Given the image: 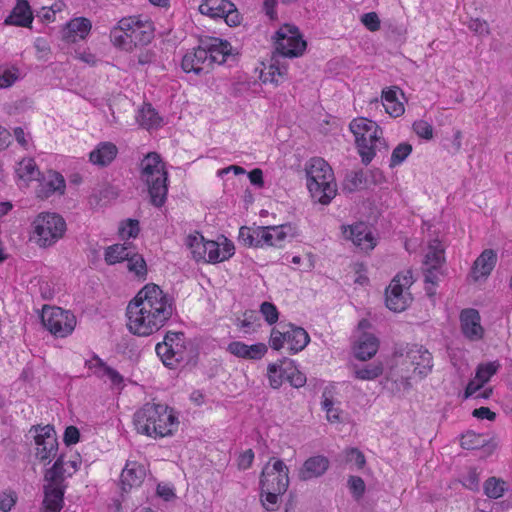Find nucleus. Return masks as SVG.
I'll return each instance as SVG.
<instances>
[{"instance_id": "1a4fd4ad", "label": "nucleus", "mask_w": 512, "mask_h": 512, "mask_svg": "<svg viewBox=\"0 0 512 512\" xmlns=\"http://www.w3.org/2000/svg\"><path fill=\"white\" fill-rule=\"evenodd\" d=\"M305 49L306 41L303 40L296 26L285 24L276 32L274 54L279 57H299L303 54Z\"/></svg>"}, {"instance_id": "0e129e2a", "label": "nucleus", "mask_w": 512, "mask_h": 512, "mask_svg": "<svg viewBox=\"0 0 512 512\" xmlns=\"http://www.w3.org/2000/svg\"><path fill=\"white\" fill-rule=\"evenodd\" d=\"M285 342H287L286 330L281 332L276 328H273L269 341L270 347L274 350H280L284 346Z\"/></svg>"}, {"instance_id": "bb28decb", "label": "nucleus", "mask_w": 512, "mask_h": 512, "mask_svg": "<svg viewBox=\"0 0 512 512\" xmlns=\"http://www.w3.org/2000/svg\"><path fill=\"white\" fill-rule=\"evenodd\" d=\"M280 58L278 55L273 54L270 65L261 72L260 78L263 83L270 82L278 85L286 79L287 66L281 62Z\"/></svg>"}, {"instance_id": "4d7b16f0", "label": "nucleus", "mask_w": 512, "mask_h": 512, "mask_svg": "<svg viewBox=\"0 0 512 512\" xmlns=\"http://www.w3.org/2000/svg\"><path fill=\"white\" fill-rule=\"evenodd\" d=\"M260 312L269 325H272L278 321L279 312L273 303L267 301L263 302L260 305Z\"/></svg>"}, {"instance_id": "6ab92c4d", "label": "nucleus", "mask_w": 512, "mask_h": 512, "mask_svg": "<svg viewBox=\"0 0 512 512\" xmlns=\"http://www.w3.org/2000/svg\"><path fill=\"white\" fill-rule=\"evenodd\" d=\"M267 350V346L264 343L247 345L240 341H233L227 346V351L232 355L249 360L261 359Z\"/></svg>"}, {"instance_id": "69168bd1", "label": "nucleus", "mask_w": 512, "mask_h": 512, "mask_svg": "<svg viewBox=\"0 0 512 512\" xmlns=\"http://www.w3.org/2000/svg\"><path fill=\"white\" fill-rule=\"evenodd\" d=\"M361 22L370 31L374 32L380 28V19L376 12L365 13L361 17Z\"/></svg>"}, {"instance_id": "9b49d317", "label": "nucleus", "mask_w": 512, "mask_h": 512, "mask_svg": "<svg viewBox=\"0 0 512 512\" xmlns=\"http://www.w3.org/2000/svg\"><path fill=\"white\" fill-rule=\"evenodd\" d=\"M394 356L402 358V364L410 363L414 366L413 373L418 375L420 379L425 378L432 372V354L422 345H407L405 348L396 350Z\"/></svg>"}, {"instance_id": "9d476101", "label": "nucleus", "mask_w": 512, "mask_h": 512, "mask_svg": "<svg viewBox=\"0 0 512 512\" xmlns=\"http://www.w3.org/2000/svg\"><path fill=\"white\" fill-rule=\"evenodd\" d=\"M289 469L281 459L271 458L260 475V490L285 493L289 486Z\"/></svg>"}, {"instance_id": "6e6d98bb", "label": "nucleus", "mask_w": 512, "mask_h": 512, "mask_svg": "<svg viewBox=\"0 0 512 512\" xmlns=\"http://www.w3.org/2000/svg\"><path fill=\"white\" fill-rule=\"evenodd\" d=\"M499 365L494 362H490L484 365H480L476 371V379L481 384L486 383L489 379L497 372Z\"/></svg>"}, {"instance_id": "a878e982", "label": "nucleus", "mask_w": 512, "mask_h": 512, "mask_svg": "<svg viewBox=\"0 0 512 512\" xmlns=\"http://www.w3.org/2000/svg\"><path fill=\"white\" fill-rule=\"evenodd\" d=\"M497 261V254L492 249H485L475 260L472 267V274L475 280L488 276Z\"/></svg>"}, {"instance_id": "79ce46f5", "label": "nucleus", "mask_w": 512, "mask_h": 512, "mask_svg": "<svg viewBox=\"0 0 512 512\" xmlns=\"http://www.w3.org/2000/svg\"><path fill=\"white\" fill-rule=\"evenodd\" d=\"M383 370L384 367L381 362H374L355 369L354 376L360 380H374L382 375Z\"/></svg>"}, {"instance_id": "5fc2aeb1", "label": "nucleus", "mask_w": 512, "mask_h": 512, "mask_svg": "<svg viewBox=\"0 0 512 512\" xmlns=\"http://www.w3.org/2000/svg\"><path fill=\"white\" fill-rule=\"evenodd\" d=\"M139 231V221L135 219H127L126 222L122 223L119 227V234L123 239L136 238Z\"/></svg>"}, {"instance_id": "338daca9", "label": "nucleus", "mask_w": 512, "mask_h": 512, "mask_svg": "<svg viewBox=\"0 0 512 512\" xmlns=\"http://www.w3.org/2000/svg\"><path fill=\"white\" fill-rule=\"evenodd\" d=\"M346 462L355 463L357 467L362 468L365 464L363 453L357 448H350L345 451Z\"/></svg>"}, {"instance_id": "e433bc0d", "label": "nucleus", "mask_w": 512, "mask_h": 512, "mask_svg": "<svg viewBox=\"0 0 512 512\" xmlns=\"http://www.w3.org/2000/svg\"><path fill=\"white\" fill-rule=\"evenodd\" d=\"M139 125L145 129L158 128L162 124V118L158 115L157 111L151 104H145L139 111L137 117Z\"/></svg>"}, {"instance_id": "13d9d810", "label": "nucleus", "mask_w": 512, "mask_h": 512, "mask_svg": "<svg viewBox=\"0 0 512 512\" xmlns=\"http://www.w3.org/2000/svg\"><path fill=\"white\" fill-rule=\"evenodd\" d=\"M18 79L17 68H3L0 67V88H8L14 84Z\"/></svg>"}, {"instance_id": "f8f14e48", "label": "nucleus", "mask_w": 512, "mask_h": 512, "mask_svg": "<svg viewBox=\"0 0 512 512\" xmlns=\"http://www.w3.org/2000/svg\"><path fill=\"white\" fill-rule=\"evenodd\" d=\"M444 262V248L438 239H434L430 242L423 261L426 283L432 285L438 284L440 276L442 275L441 268Z\"/></svg>"}, {"instance_id": "a18cd8bd", "label": "nucleus", "mask_w": 512, "mask_h": 512, "mask_svg": "<svg viewBox=\"0 0 512 512\" xmlns=\"http://www.w3.org/2000/svg\"><path fill=\"white\" fill-rule=\"evenodd\" d=\"M365 176L363 171H351L346 174L343 181V189L348 192H354L362 188L365 184Z\"/></svg>"}, {"instance_id": "6e6552de", "label": "nucleus", "mask_w": 512, "mask_h": 512, "mask_svg": "<svg viewBox=\"0 0 512 512\" xmlns=\"http://www.w3.org/2000/svg\"><path fill=\"white\" fill-rule=\"evenodd\" d=\"M43 326L55 337L65 338L70 335L76 326L75 315L60 307L44 306L41 314Z\"/></svg>"}, {"instance_id": "c756f323", "label": "nucleus", "mask_w": 512, "mask_h": 512, "mask_svg": "<svg viewBox=\"0 0 512 512\" xmlns=\"http://www.w3.org/2000/svg\"><path fill=\"white\" fill-rule=\"evenodd\" d=\"M118 149L111 142H101L90 152L89 158L94 165L105 167L109 165L117 156Z\"/></svg>"}, {"instance_id": "8fccbe9b", "label": "nucleus", "mask_w": 512, "mask_h": 512, "mask_svg": "<svg viewBox=\"0 0 512 512\" xmlns=\"http://www.w3.org/2000/svg\"><path fill=\"white\" fill-rule=\"evenodd\" d=\"M17 173L20 178L25 180H32L38 174L35 161L32 158L23 159L19 163Z\"/></svg>"}, {"instance_id": "2f4dec72", "label": "nucleus", "mask_w": 512, "mask_h": 512, "mask_svg": "<svg viewBox=\"0 0 512 512\" xmlns=\"http://www.w3.org/2000/svg\"><path fill=\"white\" fill-rule=\"evenodd\" d=\"M33 15L27 0H18L11 14L5 19V24L27 27L31 24Z\"/></svg>"}, {"instance_id": "7c9ffc66", "label": "nucleus", "mask_w": 512, "mask_h": 512, "mask_svg": "<svg viewBox=\"0 0 512 512\" xmlns=\"http://www.w3.org/2000/svg\"><path fill=\"white\" fill-rule=\"evenodd\" d=\"M289 328L286 330L287 344L292 354H296L302 351L309 343L310 337L307 331L302 328L295 326L291 323L287 324Z\"/></svg>"}, {"instance_id": "473e14b6", "label": "nucleus", "mask_w": 512, "mask_h": 512, "mask_svg": "<svg viewBox=\"0 0 512 512\" xmlns=\"http://www.w3.org/2000/svg\"><path fill=\"white\" fill-rule=\"evenodd\" d=\"M231 9L234 4L228 0H204L199 6L200 13L211 18H222Z\"/></svg>"}, {"instance_id": "de8ad7c7", "label": "nucleus", "mask_w": 512, "mask_h": 512, "mask_svg": "<svg viewBox=\"0 0 512 512\" xmlns=\"http://www.w3.org/2000/svg\"><path fill=\"white\" fill-rule=\"evenodd\" d=\"M287 365L288 371L284 370V373L287 374V381L295 388L303 387L307 381L305 374L297 369L293 360H289Z\"/></svg>"}, {"instance_id": "f3484780", "label": "nucleus", "mask_w": 512, "mask_h": 512, "mask_svg": "<svg viewBox=\"0 0 512 512\" xmlns=\"http://www.w3.org/2000/svg\"><path fill=\"white\" fill-rule=\"evenodd\" d=\"M129 25V40L131 50L139 45H146L153 39V29L151 23L136 20L133 17L125 18Z\"/></svg>"}, {"instance_id": "37998d69", "label": "nucleus", "mask_w": 512, "mask_h": 512, "mask_svg": "<svg viewBox=\"0 0 512 512\" xmlns=\"http://www.w3.org/2000/svg\"><path fill=\"white\" fill-rule=\"evenodd\" d=\"M350 130L354 134V136H360L361 134L368 133L369 134H376L379 131L378 125L366 118H357L354 119L350 125Z\"/></svg>"}, {"instance_id": "412c9836", "label": "nucleus", "mask_w": 512, "mask_h": 512, "mask_svg": "<svg viewBox=\"0 0 512 512\" xmlns=\"http://www.w3.org/2000/svg\"><path fill=\"white\" fill-rule=\"evenodd\" d=\"M91 30V22L86 18H75L67 23L62 32V38L71 43L83 40Z\"/></svg>"}, {"instance_id": "a19ab883", "label": "nucleus", "mask_w": 512, "mask_h": 512, "mask_svg": "<svg viewBox=\"0 0 512 512\" xmlns=\"http://www.w3.org/2000/svg\"><path fill=\"white\" fill-rule=\"evenodd\" d=\"M127 269L140 279H145L147 275V265L143 256L137 252H132L127 258Z\"/></svg>"}, {"instance_id": "4be33fe9", "label": "nucleus", "mask_w": 512, "mask_h": 512, "mask_svg": "<svg viewBox=\"0 0 512 512\" xmlns=\"http://www.w3.org/2000/svg\"><path fill=\"white\" fill-rule=\"evenodd\" d=\"M347 238L362 250H372L376 245L369 227L363 222L350 226Z\"/></svg>"}, {"instance_id": "ddd939ff", "label": "nucleus", "mask_w": 512, "mask_h": 512, "mask_svg": "<svg viewBox=\"0 0 512 512\" xmlns=\"http://www.w3.org/2000/svg\"><path fill=\"white\" fill-rule=\"evenodd\" d=\"M36 457L40 461H50L58 451V441L54 428L50 425L35 427Z\"/></svg>"}, {"instance_id": "ea45409f", "label": "nucleus", "mask_w": 512, "mask_h": 512, "mask_svg": "<svg viewBox=\"0 0 512 512\" xmlns=\"http://www.w3.org/2000/svg\"><path fill=\"white\" fill-rule=\"evenodd\" d=\"M186 246L190 249L192 257L195 261L199 262L201 260H206V240L201 234L195 233L188 235L186 238Z\"/></svg>"}, {"instance_id": "39448f33", "label": "nucleus", "mask_w": 512, "mask_h": 512, "mask_svg": "<svg viewBox=\"0 0 512 512\" xmlns=\"http://www.w3.org/2000/svg\"><path fill=\"white\" fill-rule=\"evenodd\" d=\"M293 235L290 224L279 226H242L239 230L238 241L246 247H263L264 245L282 247L286 237Z\"/></svg>"}, {"instance_id": "f03ea898", "label": "nucleus", "mask_w": 512, "mask_h": 512, "mask_svg": "<svg viewBox=\"0 0 512 512\" xmlns=\"http://www.w3.org/2000/svg\"><path fill=\"white\" fill-rule=\"evenodd\" d=\"M133 424L139 434L156 439L172 435L179 421L168 405L148 402L134 413Z\"/></svg>"}, {"instance_id": "5701e85b", "label": "nucleus", "mask_w": 512, "mask_h": 512, "mask_svg": "<svg viewBox=\"0 0 512 512\" xmlns=\"http://www.w3.org/2000/svg\"><path fill=\"white\" fill-rule=\"evenodd\" d=\"M146 475L143 465L137 462H127L121 473L122 490L127 491L132 487L139 486Z\"/></svg>"}, {"instance_id": "7ed1b4c3", "label": "nucleus", "mask_w": 512, "mask_h": 512, "mask_svg": "<svg viewBox=\"0 0 512 512\" xmlns=\"http://www.w3.org/2000/svg\"><path fill=\"white\" fill-rule=\"evenodd\" d=\"M140 170V178L147 186L150 203L162 207L167 199L168 172L160 155L156 152L148 153L141 161Z\"/></svg>"}, {"instance_id": "4c0bfd02", "label": "nucleus", "mask_w": 512, "mask_h": 512, "mask_svg": "<svg viewBox=\"0 0 512 512\" xmlns=\"http://www.w3.org/2000/svg\"><path fill=\"white\" fill-rule=\"evenodd\" d=\"M131 252L132 248L126 243L114 244L105 249L104 259L108 265H114L126 261Z\"/></svg>"}, {"instance_id": "09e8293b", "label": "nucleus", "mask_w": 512, "mask_h": 512, "mask_svg": "<svg viewBox=\"0 0 512 512\" xmlns=\"http://www.w3.org/2000/svg\"><path fill=\"white\" fill-rule=\"evenodd\" d=\"M411 152H412L411 144H409L407 142L398 144L392 152V155L390 158V166L394 167V166L401 164L403 161H405V159L410 155Z\"/></svg>"}, {"instance_id": "dca6fc26", "label": "nucleus", "mask_w": 512, "mask_h": 512, "mask_svg": "<svg viewBox=\"0 0 512 512\" xmlns=\"http://www.w3.org/2000/svg\"><path fill=\"white\" fill-rule=\"evenodd\" d=\"M386 306L389 310L394 312L404 311L408 305L411 297L409 294H404V288L400 285V276H395L385 293Z\"/></svg>"}, {"instance_id": "f257e3e1", "label": "nucleus", "mask_w": 512, "mask_h": 512, "mask_svg": "<svg viewBox=\"0 0 512 512\" xmlns=\"http://www.w3.org/2000/svg\"><path fill=\"white\" fill-rule=\"evenodd\" d=\"M174 310V299L160 286L149 283L126 308L127 328L134 335L149 336L166 324Z\"/></svg>"}, {"instance_id": "774afa93", "label": "nucleus", "mask_w": 512, "mask_h": 512, "mask_svg": "<svg viewBox=\"0 0 512 512\" xmlns=\"http://www.w3.org/2000/svg\"><path fill=\"white\" fill-rule=\"evenodd\" d=\"M479 438V435H476L473 432H467L465 435L462 436L461 446L468 450L476 449L480 446Z\"/></svg>"}, {"instance_id": "aec40b11", "label": "nucleus", "mask_w": 512, "mask_h": 512, "mask_svg": "<svg viewBox=\"0 0 512 512\" xmlns=\"http://www.w3.org/2000/svg\"><path fill=\"white\" fill-rule=\"evenodd\" d=\"M205 52L209 57V65L222 64L226 62V59L231 54V45L228 41L221 40L219 38H211L208 41H202Z\"/></svg>"}, {"instance_id": "cd10ccee", "label": "nucleus", "mask_w": 512, "mask_h": 512, "mask_svg": "<svg viewBox=\"0 0 512 512\" xmlns=\"http://www.w3.org/2000/svg\"><path fill=\"white\" fill-rule=\"evenodd\" d=\"M64 190V177L58 172L50 171L48 176L40 183L37 195L40 198H49L56 192L63 194Z\"/></svg>"}, {"instance_id": "49530a36", "label": "nucleus", "mask_w": 512, "mask_h": 512, "mask_svg": "<svg viewBox=\"0 0 512 512\" xmlns=\"http://www.w3.org/2000/svg\"><path fill=\"white\" fill-rule=\"evenodd\" d=\"M322 408L326 411L327 420L331 423L340 421V410L334 407V402L331 398V392L327 389L323 392Z\"/></svg>"}, {"instance_id": "bf43d9fd", "label": "nucleus", "mask_w": 512, "mask_h": 512, "mask_svg": "<svg viewBox=\"0 0 512 512\" xmlns=\"http://www.w3.org/2000/svg\"><path fill=\"white\" fill-rule=\"evenodd\" d=\"M348 487L355 499H360L365 493V482L359 476H350L348 479Z\"/></svg>"}, {"instance_id": "423d86ee", "label": "nucleus", "mask_w": 512, "mask_h": 512, "mask_svg": "<svg viewBox=\"0 0 512 512\" xmlns=\"http://www.w3.org/2000/svg\"><path fill=\"white\" fill-rule=\"evenodd\" d=\"M155 350L163 364L171 369L178 367L181 363L189 361V354L183 332L168 331L165 334L163 342L158 343Z\"/></svg>"}, {"instance_id": "20e7f679", "label": "nucleus", "mask_w": 512, "mask_h": 512, "mask_svg": "<svg viewBox=\"0 0 512 512\" xmlns=\"http://www.w3.org/2000/svg\"><path fill=\"white\" fill-rule=\"evenodd\" d=\"M307 187L313 199L327 205L336 196L337 186L330 165L320 157L312 158L306 165Z\"/></svg>"}, {"instance_id": "2eb2a0df", "label": "nucleus", "mask_w": 512, "mask_h": 512, "mask_svg": "<svg viewBox=\"0 0 512 512\" xmlns=\"http://www.w3.org/2000/svg\"><path fill=\"white\" fill-rule=\"evenodd\" d=\"M201 43L197 48L188 51L182 58L181 67L184 72L197 75L210 68L209 57Z\"/></svg>"}, {"instance_id": "c03bdc74", "label": "nucleus", "mask_w": 512, "mask_h": 512, "mask_svg": "<svg viewBox=\"0 0 512 512\" xmlns=\"http://www.w3.org/2000/svg\"><path fill=\"white\" fill-rule=\"evenodd\" d=\"M506 483L495 477L488 478L484 483V493L491 499H497L503 496Z\"/></svg>"}, {"instance_id": "c9c22d12", "label": "nucleus", "mask_w": 512, "mask_h": 512, "mask_svg": "<svg viewBox=\"0 0 512 512\" xmlns=\"http://www.w3.org/2000/svg\"><path fill=\"white\" fill-rule=\"evenodd\" d=\"M68 468L65 467L64 456L60 455L53 466L48 469L45 473V480L48 484L57 485V486H65L64 480L67 476Z\"/></svg>"}, {"instance_id": "4468645a", "label": "nucleus", "mask_w": 512, "mask_h": 512, "mask_svg": "<svg viewBox=\"0 0 512 512\" xmlns=\"http://www.w3.org/2000/svg\"><path fill=\"white\" fill-rule=\"evenodd\" d=\"M481 317L476 309H464L460 313L462 333L472 341L480 340L483 337L484 329L481 326Z\"/></svg>"}, {"instance_id": "c85d7f7f", "label": "nucleus", "mask_w": 512, "mask_h": 512, "mask_svg": "<svg viewBox=\"0 0 512 512\" xmlns=\"http://www.w3.org/2000/svg\"><path fill=\"white\" fill-rule=\"evenodd\" d=\"M378 348V338L373 334L364 332L355 346V357L361 361H367L377 353Z\"/></svg>"}, {"instance_id": "680f3d73", "label": "nucleus", "mask_w": 512, "mask_h": 512, "mask_svg": "<svg viewBox=\"0 0 512 512\" xmlns=\"http://www.w3.org/2000/svg\"><path fill=\"white\" fill-rule=\"evenodd\" d=\"M414 132L423 139H431L433 137V127L427 121L419 120L413 123Z\"/></svg>"}, {"instance_id": "393cba45", "label": "nucleus", "mask_w": 512, "mask_h": 512, "mask_svg": "<svg viewBox=\"0 0 512 512\" xmlns=\"http://www.w3.org/2000/svg\"><path fill=\"white\" fill-rule=\"evenodd\" d=\"M369 137H365V134L355 137L358 152L362 158V162L368 165L375 156V149L378 144H383L384 140L376 134H369Z\"/></svg>"}, {"instance_id": "58836bf2", "label": "nucleus", "mask_w": 512, "mask_h": 512, "mask_svg": "<svg viewBox=\"0 0 512 512\" xmlns=\"http://www.w3.org/2000/svg\"><path fill=\"white\" fill-rule=\"evenodd\" d=\"M290 359L280 360L278 363H272L268 365V378L270 386L274 389H278L287 380V374L284 370L288 371L287 362Z\"/></svg>"}, {"instance_id": "f704fd0d", "label": "nucleus", "mask_w": 512, "mask_h": 512, "mask_svg": "<svg viewBox=\"0 0 512 512\" xmlns=\"http://www.w3.org/2000/svg\"><path fill=\"white\" fill-rule=\"evenodd\" d=\"M129 25L128 21H125V18H122L117 26L113 27L110 31V39L114 46L124 49L131 50V45L129 40Z\"/></svg>"}, {"instance_id": "052dcab7", "label": "nucleus", "mask_w": 512, "mask_h": 512, "mask_svg": "<svg viewBox=\"0 0 512 512\" xmlns=\"http://www.w3.org/2000/svg\"><path fill=\"white\" fill-rule=\"evenodd\" d=\"M156 61V53L151 49L142 50L137 55V61H131L130 66L132 68H138V66H145Z\"/></svg>"}, {"instance_id": "3c124183", "label": "nucleus", "mask_w": 512, "mask_h": 512, "mask_svg": "<svg viewBox=\"0 0 512 512\" xmlns=\"http://www.w3.org/2000/svg\"><path fill=\"white\" fill-rule=\"evenodd\" d=\"M283 494L284 493H278L272 490H261L260 501L262 503V506L267 511H275L279 501V497Z\"/></svg>"}, {"instance_id": "72a5a7b5", "label": "nucleus", "mask_w": 512, "mask_h": 512, "mask_svg": "<svg viewBox=\"0 0 512 512\" xmlns=\"http://www.w3.org/2000/svg\"><path fill=\"white\" fill-rule=\"evenodd\" d=\"M400 89L396 86L386 88L382 91V103L385 111L392 117L401 116L404 111V105L399 101L397 93Z\"/></svg>"}, {"instance_id": "603ef678", "label": "nucleus", "mask_w": 512, "mask_h": 512, "mask_svg": "<svg viewBox=\"0 0 512 512\" xmlns=\"http://www.w3.org/2000/svg\"><path fill=\"white\" fill-rule=\"evenodd\" d=\"M206 255L208 256V258L205 260L206 262L218 263L224 261L220 244L216 241H206L205 256Z\"/></svg>"}, {"instance_id": "b1692460", "label": "nucleus", "mask_w": 512, "mask_h": 512, "mask_svg": "<svg viewBox=\"0 0 512 512\" xmlns=\"http://www.w3.org/2000/svg\"><path fill=\"white\" fill-rule=\"evenodd\" d=\"M66 486L47 484L44 486V512H60L64 503Z\"/></svg>"}, {"instance_id": "a211bd4d", "label": "nucleus", "mask_w": 512, "mask_h": 512, "mask_svg": "<svg viewBox=\"0 0 512 512\" xmlns=\"http://www.w3.org/2000/svg\"><path fill=\"white\" fill-rule=\"evenodd\" d=\"M330 465V461L323 455L309 457L302 465L299 471L300 480L307 481L312 478H318L325 474Z\"/></svg>"}, {"instance_id": "e2e57ef3", "label": "nucleus", "mask_w": 512, "mask_h": 512, "mask_svg": "<svg viewBox=\"0 0 512 512\" xmlns=\"http://www.w3.org/2000/svg\"><path fill=\"white\" fill-rule=\"evenodd\" d=\"M468 28L477 35L490 34V28L487 21L479 18L471 19L468 23Z\"/></svg>"}, {"instance_id": "0eeeda50", "label": "nucleus", "mask_w": 512, "mask_h": 512, "mask_svg": "<svg viewBox=\"0 0 512 512\" xmlns=\"http://www.w3.org/2000/svg\"><path fill=\"white\" fill-rule=\"evenodd\" d=\"M37 243L48 247L61 239L66 231V222L56 213H42L33 222Z\"/></svg>"}, {"instance_id": "864d4df0", "label": "nucleus", "mask_w": 512, "mask_h": 512, "mask_svg": "<svg viewBox=\"0 0 512 512\" xmlns=\"http://www.w3.org/2000/svg\"><path fill=\"white\" fill-rule=\"evenodd\" d=\"M86 366L99 378L106 377L108 373L107 370L111 368L97 355H94L90 360L86 361Z\"/></svg>"}]
</instances>
